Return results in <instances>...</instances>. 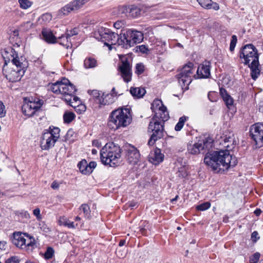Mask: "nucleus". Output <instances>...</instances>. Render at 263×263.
Returning a JSON list of instances; mask_svg holds the SVG:
<instances>
[{
  "instance_id": "obj_1",
  "label": "nucleus",
  "mask_w": 263,
  "mask_h": 263,
  "mask_svg": "<svg viewBox=\"0 0 263 263\" xmlns=\"http://www.w3.org/2000/svg\"><path fill=\"white\" fill-rule=\"evenodd\" d=\"M5 60L3 71L7 80L12 82L18 81L24 75L28 66L24 57H18L14 48L5 50L2 53Z\"/></svg>"
},
{
  "instance_id": "obj_2",
  "label": "nucleus",
  "mask_w": 263,
  "mask_h": 263,
  "mask_svg": "<svg viewBox=\"0 0 263 263\" xmlns=\"http://www.w3.org/2000/svg\"><path fill=\"white\" fill-rule=\"evenodd\" d=\"M204 162L213 170L219 172L221 170H227L231 167L235 166L237 160L230 154L229 151L224 150L207 153Z\"/></svg>"
},
{
  "instance_id": "obj_3",
  "label": "nucleus",
  "mask_w": 263,
  "mask_h": 263,
  "mask_svg": "<svg viewBox=\"0 0 263 263\" xmlns=\"http://www.w3.org/2000/svg\"><path fill=\"white\" fill-rule=\"evenodd\" d=\"M239 57L244 59L245 64L249 65L251 70L252 78L256 80L260 74V70L258 68V54L255 47L251 44L244 46L240 51Z\"/></svg>"
},
{
  "instance_id": "obj_4",
  "label": "nucleus",
  "mask_w": 263,
  "mask_h": 263,
  "mask_svg": "<svg viewBox=\"0 0 263 263\" xmlns=\"http://www.w3.org/2000/svg\"><path fill=\"white\" fill-rule=\"evenodd\" d=\"M132 120L129 108H121L113 110L110 114L108 121V127L114 130L121 127H125L130 124Z\"/></svg>"
},
{
  "instance_id": "obj_5",
  "label": "nucleus",
  "mask_w": 263,
  "mask_h": 263,
  "mask_svg": "<svg viewBox=\"0 0 263 263\" xmlns=\"http://www.w3.org/2000/svg\"><path fill=\"white\" fill-rule=\"evenodd\" d=\"M121 148L113 142L106 143L100 151V159L103 164L115 167L120 163Z\"/></svg>"
},
{
  "instance_id": "obj_6",
  "label": "nucleus",
  "mask_w": 263,
  "mask_h": 263,
  "mask_svg": "<svg viewBox=\"0 0 263 263\" xmlns=\"http://www.w3.org/2000/svg\"><path fill=\"white\" fill-rule=\"evenodd\" d=\"M99 32L100 40L104 43V45L108 46L109 50L112 49V45H118L124 48L123 33L119 35L106 28H101Z\"/></svg>"
},
{
  "instance_id": "obj_7",
  "label": "nucleus",
  "mask_w": 263,
  "mask_h": 263,
  "mask_svg": "<svg viewBox=\"0 0 263 263\" xmlns=\"http://www.w3.org/2000/svg\"><path fill=\"white\" fill-rule=\"evenodd\" d=\"M12 242L18 248L27 251H33V241L32 236L28 234L21 232H15L13 233Z\"/></svg>"
},
{
  "instance_id": "obj_8",
  "label": "nucleus",
  "mask_w": 263,
  "mask_h": 263,
  "mask_svg": "<svg viewBox=\"0 0 263 263\" xmlns=\"http://www.w3.org/2000/svg\"><path fill=\"white\" fill-rule=\"evenodd\" d=\"M148 132H152L148 142V144L152 146L156 141L163 137L164 124L155 118H152L148 125Z\"/></svg>"
},
{
  "instance_id": "obj_9",
  "label": "nucleus",
  "mask_w": 263,
  "mask_h": 263,
  "mask_svg": "<svg viewBox=\"0 0 263 263\" xmlns=\"http://www.w3.org/2000/svg\"><path fill=\"white\" fill-rule=\"evenodd\" d=\"M213 142V140L211 138L205 137L193 145H188L187 150L189 153L193 155H197L201 153L203 154L206 151H209L212 147Z\"/></svg>"
},
{
  "instance_id": "obj_10",
  "label": "nucleus",
  "mask_w": 263,
  "mask_h": 263,
  "mask_svg": "<svg viewBox=\"0 0 263 263\" xmlns=\"http://www.w3.org/2000/svg\"><path fill=\"white\" fill-rule=\"evenodd\" d=\"M124 48L127 49L139 43L143 39V33L137 30H128L123 33Z\"/></svg>"
},
{
  "instance_id": "obj_11",
  "label": "nucleus",
  "mask_w": 263,
  "mask_h": 263,
  "mask_svg": "<svg viewBox=\"0 0 263 263\" xmlns=\"http://www.w3.org/2000/svg\"><path fill=\"white\" fill-rule=\"evenodd\" d=\"M193 67L194 64L191 62H189L182 67L177 75L179 83L182 86H186V88H187V86L192 81Z\"/></svg>"
},
{
  "instance_id": "obj_12",
  "label": "nucleus",
  "mask_w": 263,
  "mask_h": 263,
  "mask_svg": "<svg viewBox=\"0 0 263 263\" xmlns=\"http://www.w3.org/2000/svg\"><path fill=\"white\" fill-rule=\"evenodd\" d=\"M61 95L63 96V99L67 102L70 106L75 107L71 102V99L73 95L76 91L75 86L70 83L69 81L65 78L63 79L62 84Z\"/></svg>"
},
{
  "instance_id": "obj_13",
  "label": "nucleus",
  "mask_w": 263,
  "mask_h": 263,
  "mask_svg": "<svg viewBox=\"0 0 263 263\" xmlns=\"http://www.w3.org/2000/svg\"><path fill=\"white\" fill-rule=\"evenodd\" d=\"M250 136L257 147L263 146V123H257L252 125L250 129Z\"/></svg>"
},
{
  "instance_id": "obj_14",
  "label": "nucleus",
  "mask_w": 263,
  "mask_h": 263,
  "mask_svg": "<svg viewBox=\"0 0 263 263\" xmlns=\"http://www.w3.org/2000/svg\"><path fill=\"white\" fill-rule=\"evenodd\" d=\"M118 70L125 82L128 83L131 81L132 76V65L127 59L122 61L121 64L119 66Z\"/></svg>"
},
{
  "instance_id": "obj_15",
  "label": "nucleus",
  "mask_w": 263,
  "mask_h": 263,
  "mask_svg": "<svg viewBox=\"0 0 263 263\" xmlns=\"http://www.w3.org/2000/svg\"><path fill=\"white\" fill-rule=\"evenodd\" d=\"M211 64L210 61H205L200 64L197 70L198 78H208L211 75Z\"/></svg>"
},
{
  "instance_id": "obj_16",
  "label": "nucleus",
  "mask_w": 263,
  "mask_h": 263,
  "mask_svg": "<svg viewBox=\"0 0 263 263\" xmlns=\"http://www.w3.org/2000/svg\"><path fill=\"white\" fill-rule=\"evenodd\" d=\"M57 141V140L50 137L48 134L44 132L40 141L41 147L43 150H48L54 146Z\"/></svg>"
},
{
  "instance_id": "obj_17",
  "label": "nucleus",
  "mask_w": 263,
  "mask_h": 263,
  "mask_svg": "<svg viewBox=\"0 0 263 263\" xmlns=\"http://www.w3.org/2000/svg\"><path fill=\"white\" fill-rule=\"evenodd\" d=\"M78 34V30L76 28L69 31L67 30L65 35H62V36L59 37V40H61L60 44L66 46L67 48L71 46V37Z\"/></svg>"
},
{
  "instance_id": "obj_18",
  "label": "nucleus",
  "mask_w": 263,
  "mask_h": 263,
  "mask_svg": "<svg viewBox=\"0 0 263 263\" xmlns=\"http://www.w3.org/2000/svg\"><path fill=\"white\" fill-rule=\"evenodd\" d=\"M33 99L31 97L23 98V104L22 106V111L23 115L28 118L33 116Z\"/></svg>"
},
{
  "instance_id": "obj_19",
  "label": "nucleus",
  "mask_w": 263,
  "mask_h": 263,
  "mask_svg": "<svg viewBox=\"0 0 263 263\" xmlns=\"http://www.w3.org/2000/svg\"><path fill=\"white\" fill-rule=\"evenodd\" d=\"M127 159L128 162L132 164H136L140 158V155L137 149L134 146H130L127 149Z\"/></svg>"
},
{
  "instance_id": "obj_20",
  "label": "nucleus",
  "mask_w": 263,
  "mask_h": 263,
  "mask_svg": "<svg viewBox=\"0 0 263 263\" xmlns=\"http://www.w3.org/2000/svg\"><path fill=\"white\" fill-rule=\"evenodd\" d=\"M164 155L161 153V150L156 148L154 152L149 155V161L155 165H157L163 160Z\"/></svg>"
},
{
  "instance_id": "obj_21",
  "label": "nucleus",
  "mask_w": 263,
  "mask_h": 263,
  "mask_svg": "<svg viewBox=\"0 0 263 263\" xmlns=\"http://www.w3.org/2000/svg\"><path fill=\"white\" fill-rule=\"evenodd\" d=\"M44 40L49 44H53L57 42V38L49 29L44 28L42 31Z\"/></svg>"
},
{
  "instance_id": "obj_22",
  "label": "nucleus",
  "mask_w": 263,
  "mask_h": 263,
  "mask_svg": "<svg viewBox=\"0 0 263 263\" xmlns=\"http://www.w3.org/2000/svg\"><path fill=\"white\" fill-rule=\"evenodd\" d=\"M10 43L14 47H19L22 44V41L18 35V31L15 29L11 32L9 36Z\"/></svg>"
},
{
  "instance_id": "obj_23",
  "label": "nucleus",
  "mask_w": 263,
  "mask_h": 263,
  "mask_svg": "<svg viewBox=\"0 0 263 263\" xmlns=\"http://www.w3.org/2000/svg\"><path fill=\"white\" fill-rule=\"evenodd\" d=\"M168 114L166 110V107L164 108L158 109V111L155 112V116L153 118H155L158 121H160L164 124V122L168 119Z\"/></svg>"
},
{
  "instance_id": "obj_24",
  "label": "nucleus",
  "mask_w": 263,
  "mask_h": 263,
  "mask_svg": "<svg viewBox=\"0 0 263 263\" xmlns=\"http://www.w3.org/2000/svg\"><path fill=\"white\" fill-rule=\"evenodd\" d=\"M88 93L91 96L92 98L98 104H103L102 100L104 93L98 90H88Z\"/></svg>"
},
{
  "instance_id": "obj_25",
  "label": "nucleus",
  "mask_w": 263,
  "mask_h": 263,
  "mask_svg": "<svg viewBox=\"0 0 263 263\" xmlns=\"http://www.w3.org/2000/svg\"><path fill=\"white\" fill-rule=\"evenodd\" d=\"M130 94L136 98H142L146 93V91L142 87H131L130 89Z\"/></svg>"
},
{
  "instance_id": "obj_26",
  "label": "nucleus",
  "mask_w": 263,
  "mask_h": 263,
  "mask_svg": "<svg viewBox=\"0 0 263 263\" xmlns=\"http://www.w3.org/2000/svg\"><path fill=\"white\" fill-rule=\"evenodd\" d=\"M97 66V61L92 57H87L84 61V66L86 69L94 68Z\"/></svg>"
},
{
  "instance_id": "obj_27",
  "label": "nucleus",
  "mask_w": 263,
  "mask_h": 263,
  "mask_svg": "<svg viewBox=\"0 0 263 263\" xmlns=\"http://www.w3.org/2000/svg\"><path fill=\"white\" fill-rule=\"evenodd\" d=\"M45 133L48 134L50 137L53 138V139L58 141L60 136V129L57 127L50 126L49 129Z\"/></svg>"
},
{
  "instance_id": "obj_28",
  "label": "nucleus",
  "mask_w": 263,
  "mask_h": 263,
  "mask_svg": "<svg viewBox=\"0 0 263 263\" xmlns=\"http://www.w3.org/2000/svg\"><path fill=\"white\" fill-rule=\"evenodd\" d=\"M62 82L63 79L61 81H57L54 83L51 84L50 86V89L55 93L61 94V88H63L62 87Z\"/></svg>"
},
{
  "instance_id": "obj_29",
  "label": "nucleus",
  "mask_w": 263,
  "mask_h": 263,
  "mask_svg": "<svg viewBox=\"0 0 263 263\" xmlns=\"http://www.w3.org/2000/svg\"><path fill=\"white\" fill-rule=\"evenodd\" d=\"M162 102L159 99H155L151 105V109L153 112H156L158 109L164 108Z\"/></svg>"
},
{
  "instance_id": "obj_30",
  "label": "nucleus",
  "mask_w": 263,
  "mask_h": 263,
  "mask_svg": "<svg viewBox=\"0 0 263 263\" xmlns=\"http://www.w3.org/2000/svg\"><path fill=\"white\" fill-rule=\"evenodd\" d=\"M103 100H102L103 104L102 105H106L113 103L116 101L115 96L112 94H104L103 96Z\"/></svg>"
},
{
  "instance_id": "obj_31",
  "label": "nucleus",
  "mask_w": 263,
  "mask_h": 263,
  "mask_svg": "<svg viewBox=\"0 0 263 263\" xmlns=\"http://www.w3.org/2000/svg\"><path fill=\"white\" fill-rule=\"evenodd\" d=\"M45 101L43 99L34 97V114L35 111L41 109Z\"/></svg>"
},
{
  "instance_id": "obj_32",
  "label": "nucleus",
  "mask_w": 263,
  "mask_h": 263,
  "mask_svg": "<svg viewBox=\"0 0 263 263\" xmlns=\"http://www.w3.org/2000/svg\"><path fill=\"white\" fill-rule=\"evenodd\" d=\"M78 166L80 172L85 175L88 174L87 173V162L85 160H82L79 162Z\"/></svg>"
},
{
  "instance_id": "obj_33",
  "label": "nucleus",
  "mask_w": 263,
  "mask_h": 263,
  "mask_svg": "<svg viewBox=\"0 0 263 263\" xmlns=\"http://www.w3.org/2000/svg\"><path fill=\"white\" fill-rule=\"evenodd\" d=\"M52 19V16L49 13H45L43 14L38 19L37 22L39 24H46L47 23L49 22Z\"/></svg>"
},
{
  "instance_id": "obj_34",
  "label": "nucleus",
  "mask_w": 263,
  "mask_h": 263,
  "mask_svg": "<svg viewBox=\"0 0 263 263\" xmlns=\"http://www.w3.org/2000/svg\"><path fill=\"white\" fill-rule=\"evenodd\" d=\"M189 118L186 116H182L179 119L178 122L177 123L175 127L176 131H180L182 128L185 122Z\"/></svg>"
},
{
  "instance_id": "obj_35",
  "label": "nucleus",
  "mask_w": 263,
  "mask_h": 263,
  "mask_svg": "<svg viewBox=\"0 0 263 263\" xmlns=\"http://www.w3.org/2000/svg\"><path fill=\"white\" fill-rule=\"evenodd\" d=\"M76 116L72 112H66L63 115V119L65 123H69L75 118Z\"/></svg>"
},
{
  "instance_id": "obj_36",
  "label": "nucleus",
  "mask_w": 263,
  "mask_h": 263,
  "mask_svg": "<svg viewBox=\"0 0 263 263\" xmlns=\"http://www.w3.org/2000/svg\"><path fill=\"white\" fill-rule=\"evenodd\" d=\"M20 7L23 9H27L32 5V2L29 0H18Z\"/></svg>"
},
{
  "instance_id": "obj_37",
  "label": "nucleus",
  "mask_w": 263,
  "mask_h": 263,
  "mask_svg": "<svg viewBox=\"0 0 263 263\" xmlns=\"http://www.w3.org/2000/svg\"><path fill=\"white\" fill-rule=\"evenodd\" d=\"M201 7L206 9H211L212 0H197Z\"/></svg>"
},
{
  "instance_id": "obj_38",
  "label": "nucleus",
  "mask_w": 263,
  "mask_h": 263,
  "mask_svg": "<svg viewBox=\"0 0 263 263\" xmlns=\"http://www.w3.org/2000/svg\"><path fill=\"white\" fill-rule=\"evenodd\" d=\"M80 210H82L85 217L89 218L90 214L89 206L87 204H83L80 207Z\"/></svg>"
},
{
  "instance_id": "obj_39",
  "label": "nucleus",
  "mask_w": 263,
  "mask_h": 263,
  "mask_svg": "<svg viewBox=\"0 0 263 263\" xmlns=\"http://www.w3.org/2000/svg\"><path fill=\"white\" fill-rule=\"evenodd\" d=\"M54 254V251L51 247H48L46 252L44 253V257L46 259H49L51 258Z\"/></svg>"
},
{
  "instance_id": "obj_40",
  "label": "nucleus",
  "mask_w": 263,
  "mask_h": 263,
  "mask_svg": "<svg viewBox=\"0 0 263 263\" xmlns=\"http://www.w3.org/2000/svg\"><path fill=\"white\" fill-rule=\"evenodd\" d=\"M211 203L209 202H205L196 206V209L198 211H203L210 208Z\"/></svg>"
},
{
  "instance_id": "obj_41",
  "label": "nucleus",
  "mask_w": 263,
  "mask_h": 263,
  "mask_svg": "<svg viewBox=\"0 0 263 263\" xmlns=\"http://www.w3.org/2000/svg\"><path fill=\"white\" fill-rule=\"evenodd\" d=\"M237 42V38L236 35H233L232 36L230 44V50L231 52H233L234 50Z\"/></svg>"
},
{
  "instance_id": "obj_42",
  "label": "nucleus",
  "mask_w": 263,
  "mask_h": 263,
  "mask_svg": "<svg viewBox=\"0 0 263 263\" xmlns=\"http://www.w3.org/2000/svg\"><path fill=\"white\" fill-rule=\"evenodd\" d=\"M145 70V67L142 63H138L136 66L135 73L138 75L142 74Z\"/></svg>"
},
{
  "instance_id": "obj_43",
  "label": "nucleus",
  "mask_w": 263,
  "mask_h": 263,
  "mask_svg": "<svg viewBox=\"0 0 263 263\" xmlns=\"http://www.w3.org/2000/svg\"><path fill=\"white\" fill-rule=\"evenodd\" d=\"M260 254L258 252H256L253 254L250 257V263H257L259 259Z\"/></svg>"
},
{
  "instance_id": "obj_44",
  "label": "nucleus",
  "mask_w": 263,
  "mask_h": 263,
  "mask_svg": "<svg viewBox=\"0 0 263 263\" xmlns=\"http://www.w3.org/2000/svg\"><path fill=\"white\" fill-rule=\"evenodd\" d=\"M39 228L43 232L47 233L49 231V229L44 221H40L39 223Z\"/></svg>"
},
{
  "instance_id": "obj_45",
  "label": "nucleus",
  "mask_w": 263,
  "mask_h": 263,
  "mask_svg": "<svg viewBox=\"0 0 263 263\" xmlns=\"http://www.w3.org/2000/svg\"><path fill=\"white\" fill-rule=\"evenodd\" d=\"M177 176L179 178H184L187 176V173L184 167H181L176 173Z\"/></svg>"
},
{
  "instance_id": "obj_46",
  "label": "nucleus",
  "mask_w": 263,
  "mask_h": 263,
  "mask_svg": "<svg viewBox=\"0 0 263 263\" xmlns=\"http://www.w3.org/2000/svg\"><path fill=\"white\" fill-rule=\"evenodd\" d=\"M148 222L147 221H144L141 226L140 231L141 233L144 235H147V229H148Z\"/></svg>"
},
{
  "instance_id": "obj_47",
  "label": "nucleus",
  "mask_w": 263,
  "mask_h": 263,
  "mask_svg": "<svg viewBox=\"0 0 263 263\" xmlns=\"http://www.w3.org/2000/svg\"><path fill=\"white\" fill-rule=\"evenodd\" d=\"M223 100L228 107L232 105L233 104V99L229 95L224 97Z\"/></svg>"
},
{
  "instance_id": "obj_48",
  "label": "nucleus",
  "mask_w": 263,
  "mask_h": 263,
  "mask_svg": "<svg viewBox=\"0 0 263 263\" xmlns=\"http://www.w3.org/2000/svg\"><path fill=\"white\" fill-rule=\"evenodd\" d=\"M60 222H61V224H63L64 226H66L69 228L73 229L78 226L77 223L75 225L73 222H70L69 221H65L62 223L61 220H60Z\"/></svg>"
},
{
  "instance_id": "obj_49",
  "label": "nucleus",
  "mask_w": 263,
  "mask_h": 263,
  "mask_svg": "<svg viewBox=\"0 0 263 263\" xmlns=\"http://www.w3.org/2000/svg\"><path fill=\"white\" fill-rule=\"evenodd\" d=\"M6 110L5 105L2 101H0V118H3L5 116Z\"/></svg>"
},
{
  "instance_id": "obj_50",
  "label": "nucleus",
  "mask_w": 263,
  "mask_h": 263,
  "mask_svg": "<svg viewBox=\"0 0 263 263\" xmlns=\"http://www.w3.org/2000/svg\"><path fill=\"white\" fill-rule=\"evenodd\" d=\"M20 259L18 257L16 256H12L9 258H8L6 260L5 263H19Z\"/></svg>"
},
{
  "instance_id": "obj_51",
  "label": "nucleus",
  "mask_w": 263,
  "mask_h": 263,
  "mask_svg": "<svg viewBox=\"0 0 263 263\" xmlns=\"http://www.w3.org/2000/svg\"><path fill=\"white\" fill-rule=\"evenodd\" d=\"M97 166V163L95 161H91L89 164L87 163V173L90 174L92 173L93 169Z\"/></svg>"
},
{
  "instance_id": "obj_52",
  "label": "nucleus",
  "mask_w": 263,
  "mask_h": 263,
  "mask_svg": "<svg viewBox=\"0 0 263 263\" xmlns=\"http://www.w3.org/2000/svg\"><path fill=\"white\" fill-rule=\"evenodd\" d=\"M32 26L33 23L32 22L27 21L23 25L22 27L25 31H28L32 28Z\"/></svg>"
},
{
  "instance_id": "obj_53",
  "label": "nucleus",
  "mask_w": 263,
  "mask_h": 263,
  "mask_svg": "<svg viewBox=\"0 0 263 263\" xmlns=\"http://www.w3.org/2000/svg\"><path fill=\"white\" fill-rule=\"evenodd\" d=\"M34 216H35L36 219L39 221H41L42 219V216L40 214V210L39 208H36L34 210Z\"/></svg>"
},
{
  "instance_id": "obj_54",
  "label": "nucleus",
  "mask_w": 263,
  "mask_h": 263,
  "mask_svg": "<svg viewBox=\"0 0 263 263\" xmlns=\"http://www.w3.org/2000/svg\"><path fill=\"white\" fill-rule=\"evenodd\" d=\"M137 48L139 49V51L143 53H146L148 51L147 47L144 45L138 46Z\"/></svg>"
},
{
  "instance_id": "obj_55",
  "label": "nucleus",
  "mask_w": 263,
  "mask_h": 263,
  "mask_svg": "<svg viewBox=\"0 0 263 263\" xmlns=\"http://www.w3.org/2000/svg\"><path fill=\"white\" fill-rule=\"evenodd\" d=\"M259 236L257 231H254L251 234V239L254 242H256L259 239Z\"/></svg>"
},
{
  "instance_id": "obj_56",
  "label": "nucleus",
  "mask_w": 263,
  "mask_h": 263,
  "mask_svg": "<svg viewBox=\"0 0 263 263\" xmlns=\"http://www.w3.org/2000/svg\"><path fill=\"white\" fill-rule=\"evenodd\" d=\"M220 93L222 96V98H223L224 97H226L228 95L227 91L222 88H220Z\"/></svg>"
},
{
  "instance_id": "obj_57",
  "label": "nucleus",
  "mask_w": 263,
  "mask_h": 263,
  "mask_svg": "<svg viewBox=\"0 0 263 263\" xmlns=\"http://www.w3.org/2000/svg\"><path fill=\"white\" fill-rule=\"evenodd\" d=\"M211 5V8H213L214 10H217L219 9V5L217 3L212 2Z\"/></svg>"
},
{
  "instance_id": "obj_58",
  "label": "nucleus",
  "mask_w": 263,
  "mask_h": 263,
  "mask_svg": "<svg viewBox=\"0 0 263 263\" xmlns=\"http://www.w3.org/2000/svg\"><path fill=\"white\" fill-rule=\"evenodd\" d=\"M51 187L54 190L58 189L59 187V184L57 181H54L52 183Z\"/></svg>"
},
{
  "instance_id": "obj_59",
  "label": "nucleus",
  "mask_w": 263,
  "mask_h": 263,
  "mask_svg": "<svg viewBox=\"0 0 263 263\" xmlns=\"http://www.w3.org/2000/svg\"><path fill=\"white\" fill-rule=\"evenodd\" d=\"M77 107L78 108H77V110H80V113L85 110V106L84 105H78Z\"/></svg>"
},
{
  "instance_id": "obj_60",
  "label": "nucleus",
  "mask_w": 263,
  "mask_h": 263,
  "mask_svg": "<svg viewBox=\"0 0 263 263\" xmlns=\"http://www.w3.org/2000/svg\"><path fill=\"white\" fill-rule=\"evenodd\" d=\"M121 22H116L114 23V26L116 28L119 29L121 27Z\"/></svg>"
},
{
  "instance_id": "obj_61",
  "label": "nucleus",
  "mask_w": 263,
  "mask_h": 263,
  "mask_svg": "<svg viewBox=\"0 0 263 263\" xmlns=\"http://www.w3.org/2000/svg\"><path fill=\"white\" fill-rule=\"evenodd\" d=\"M92 145L96 147H99L100 146V143L98 140H95L92 141Z\"/></svg>"
},
{
  "instance_id": "obj_62",
  "label": "nucleus",
  "mask_w": 263,
  "mask_h": 263,
  "mask_svg": "<svg viewBox=\"0 0 263 263\" xmlns=\"http://www.w3.org/2000/svg\"><path fill=\"white\" fill-rule=\"evenodd\" d=\"M6 244V243L4 241H0V249L1 250L5 249Z\"/></svg>"
},
{
  "instance_id": "obj_63",
  "label": "nucleus",
  "mask_w": 263,
  "mask_h": 263,
  "mask_svg": "<svg viewBox=\"0 0 263 263\" xmlns=\"http://www.w3.org/2000/svg\"><path fill=\"white\" fill-rule=\"evenodd\" d=\"M254 214L256 215V216H259L260 215L261 213V211L260 209H257L256 210H255L254 211Z\"/></svg>"
},
{
  "instance_id": "obj_64",
  "label": "nucleus",
  "mask_w": 263,
  "mask_h": 263,
  "mask_svg": "<svg viewBox=\"0 0 263 263\" xmlns=\"http://www.w3.org/2000/svg\"><path fill=\"white\" fill-rule=\"evenodd\" d=\"M125 243H126V241L125 239H122V240H121L119 242V246L120 247H122V246H123L125 245Z\"/></svg>"
}]
</instances>
